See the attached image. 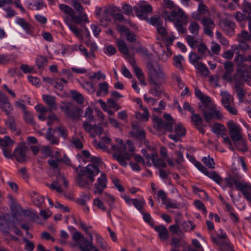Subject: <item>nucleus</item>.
<instances>
[{
    "mask_svg": "<svg viewBox=\"0 0 251 251\" xmlns=\"http://www.w3.org/2000/svg\"><path fill=\"white\" fill-rule=\"evenodd\" d=\"M72 6L78 13V15L75 14V12L69 6L60 4L59 9L63 12L65 15L64 20L65 24L68 26L70 30L74 34L75 37L80 41L83 40L82 29H79L73 24H79L82 22L89 23V20L85 13H84V8L80 2L77 0H72Z\"/></svg>",
    "mask_w": 251,
    "mask_h": 251,
    "instance_id": "1",
    "label": "nucleus"
},
{
    "mask_svg": "<svg viewBox=\"0 0 251 251\" xmlns=\"http://www.w3.org/2000/svg\"><path fill=\"white\" fill-rule=\"evenodd\" d=\"M90 161L95 165L88 164L85 167L79 165L74 167L76 172V182L82 188H90L95 181V177L100 172L99 166L102 161L101 158L97 156H91Z\"/></svg>",
    "mask_w": 251,
    "mask_h": 251,
    "instance_id": "2",
    "label": "nucleus"
},
{
    "mask_svg": "<svg viewBox=\"0 0 251 251\" xmlns=\"http://www.w3.org/2000/svg\"><path fill=\"white\" fill-rule=\"evenodd\" d=\"M42 99L48 105V108H46L43 104H40L35 106V109L39 112L38 117L41 121H44L46 119V115L47 113H51L52 110H56L57 108L56 102L55 98L54 97L44 95Z\"/></svg>",
    "mask_w": 251,
    "mask_h": 251,
    "instance_id": "3",
    "label": "nucleus"
},
{
    "mask_svg": "<svg viewBox=\"0 0 251 251\" xmlns=\"http://www.w3.org/2000/svg\"><path fill=\"white\" fill-rule=\"evenodd\" d=\"M241 178L242 176L239 173H230L223 179L224 182L222 187L225 189L226 187L232 188L235 185L239 191L243 190V188H246L247 186V182Z\"/></svg>",
    "mask_w": 251,
    "mask_h": 251,
    "instance_id": "4",
    "label": "nucleus"
},
{
    "mask_svg": "<svg viewBox=\"0 0 251 251\" xmlns=\"http://www.w3.org/2000/svg\"><path fill=\"white\" fill-rule=\"evenodd\" d=\"M163 117L164 120L157 116H153L152 121L154 128L160 130L163 129L170 132L172 131L175 120L169 114H164Z\"/></svg>",
    "mask_w": 251,
    "mask_h": 251,
    "instance_id": "5",
    "label": "nucleus"
},
{
    "mask_svg": "<svg viewBox=\"0 0 251 251\" xmlns=\"http://www.w3.org/2000/svg\"><path fill=\"white\" fill-rule=\"evenodd\" d=\"M202 113L205 121L208 124L211 122L212 119H221L223 118V114L220 110L216 106H212L207 108L200 106Z\"/></svg>",
    "mask_w": 251,
    "mask_h": 251,
    "instance_id": "6",
    "label": "nucleus"
},
{
    "mask_svg": "<svg viewBox=\"0 0 251 251\" xmlns=\"http://www.w3.org/2000/svg\"><path fill=\"white\" fill-rule=\"evenodd\" d=\"M48 119L47 125L49 128L46 134V138L52 145H58L59 140L56 137L54 136V132H52L51 126L55 122L58 121V117L53 113H51L48 116H46V119ZM54 132V131H53Z\"/></svg>",
    "mask_w": 251,
    "mask_h": 251,
    "instance_id": "7",
    "label": "nucleus"
},
{
    "mask_svg": "<svg viewBox=\"0 0 251 251\" xmlns=\"http://www.w3.org/2000/svg\"><path fill=\"white\" fill-rule=\"evenodd\" d=\"M227 126L230 137L233 141H238L242 139V128L239 125L230 121L227 123Z\"/></svg>",
    "mask_w": 251,
    "mask_h": 251,
    "instance_id": "8",
    "label": "nucleus"
},
{
    "mask_svg": "<svg viewBox=\"0 0 251 251\" xmlns=\"http://www.w3.org/2000/svg\"><path fill=\"white\" fill-rule=\"evenodd\" d=\"M133 11L139 18L144 19L147 15L151 12L152 7L149 4L141 3L134 6Z\"/></svg>",
    "mask_w": 251,
    "mask_h": 251,
    "instance_id": "9",
    "label": "nucleus"
},
{
    "mask_svg": "<svg viewBox=\"0 0 251 251\" xmlns=\"http://www.w3.org/2000/svg\"><path fill=\"white\" fill-rule=\"evenodd\" d=\"M222 96L221 101L224 107L231 114L236 115L237 111L236 109L231 104V101L232 100L231 96L226 91L222 92Z\"/></svg>",
    "mask_w": 251,
    "mask_h": 251,
    "instance_id": "10",
    "label": "nucleus"
},
{
    "mask_svg": "<svg viewBox=\"0 0 251 251\" xmlns=\"http://www.w3.org/2000/svg\"><path fill=\"white\" fill-rule=\"evenodd\" d=\"M107 178L104 173L100 174V176L97 178V182L94 184L95 190L94 191L95 194H102L103 190L106 187Z\"/></svg>",
    "mask_w": 251,
    "mask_h": 251,
    "instance_id": "11",
    "label": "nucleus"
},
{
    "mask_svg": "<svg viewBox=\"0 0 251 251\" xmlns=\"http://www.w3.org/2000/svg\"><path fill=\"white\" fill-rule=\"evenodd\" d=\"M174 131L175 134H170L169 137L175 142H177L180 140L181 138L185 135L186 129L182 124L178 123L175 126Z\"/></svg>",
    "mask_w": 251,
    "mask_h": 251,
    "instance_id": "12",
    "label": "nucleus"
},
{
    "mask_svg": "<svg viewBox=\"0 0 251 251\" xmlns=\"http://www.w3.org/2000/svg\"><path fill=\"white\" fill-rule=\"evenodd\" d=\"M149 83L152 86V88H151L149 91L150 93L153 96L160 97L163 92L161 84L156 82L154 79L153 76L151 75H150V76Z\"/></svg>",
    "mask_w": 251,
    "mask_h": 251,
    "instance_id": "13",
    "label": "nucleus"
},
{
    "mask_svg": "<svg viewBox=\"0 0 251 251\" xmlns=\"http://www.w3.org/2000/svg\"><path fill=\"white\" fill-rule=\"evenodd\" d=\"M0 108L3 110L7 115H9L13 109L9 102L8 98L1 92H0Z\"/></svg>",
    "mask_w": 251,
    "mask_h": 251,
    "instance_id": "14",
    "label": "nucleus"
},
{
    "mask_svg": "<svg viewBox=\"0 0 251 251\" xmlns=\"http://www.w3.org/2000/svg\"><path fill=\"white\" fill-rule=\"evenodd\" d=\"M222 23L223 30L228 35L232 36L234 34L235 23L227 19H223Z\"/></svg>",
    "mask_w": 251,
    "mask_h": 251,
    "instance_id": "15",
    "label": "nucleus"
},
{
    "mask_svg": "<svg viewBox=\"0 0 251 251\" xmlns=\"http://www.w3.org/2000/svg\"><path fill=\"white\" fill-rule=\"evenodd\" d=\"M25 153L26 149L23 147H20L15 149L13 155L17 161L22 163L25 161L26 159Z\"/></svg>",
    "mask_w": 251,
    "mask_h": 251,
    "instance_id": "16",
    "label": "nucleus"
},
{
    "mask_svg": "<svg viewBox=\"0 0 251 251\" xmlns=\"http://www.w3.org/2000/svg\"><path fill=\"white\" fill-rule=\"evenodd\" d=\"M150 160H151L153 165L158 168L159 169H160V168H165L167 166L165 160L162 158H159L156 153H152V155L150 157Z\"/></svg>",
    "mask_w": 251,
    "mask_h": 251,
    "instance_id": "17",
    "label": "nucleus"
},
{
    "mask_svg": "<svg viewBox=\"0 0 251 251\" xmlns=\"http://www.w3.org/2000/svg\"><path fill=\"white\" fill-rule=\"evenodd\" d=\"M148 68L151 73L154 74L157 78L164 79L165 78V75L160 68H155L152 63H148Z\"/></svg>",
    "mask_w": 251,
    "mask_h": 251,
    "instance_id": "18",
    "label": "nucleus"
},
{
    "mask_svg": "<svg viewBox=\"0 0 251 251\" xmlns=\"http://www.w3.org/2000/svg\"><path fill=\"white\" fill-rule=\"evenodd\" d=\"M116 45L119 50L123 54L125 57H130L129 51L125 41L122 39H118L116 42Z\"/></svg>",
    "mask_w": 251,
    "mask_h": 251,
    "instance_id": "19",
    "label": "nucleus"
},
{
    "mask_svg": "<svg viewBox=\"0 0 251 251\" xmlns=\"http://www.w3.org/2000/svg\"><path fill=\"white\" fill-rule=\"evenodd\" d=\"M16 23L19 25L28 34H31L33 31V26L28 23L24 18H17Z\"/></svg>",
    "mask_w": 251,
    "mask_h": 251,
    "instance_id": "20",
    "label": "nucleus"
},
{
    "mask_svg": "<svg viewBox=\"0 0 251 251\" xmlns=\"http://www.w3.org/2000/svg\"><path fill=\"white\" fill-rule=\"evenodd\" d=\"M204 175L212 179L221 187L223 185L224 180H223V179H222V178L216 172L214 171L209 172L207 170Z\"/></svg>",
    "mask_w": 251,
    "mask_h": 251,
    "instance_id": "21",
    "label": "nucleus"
},
{
    "mask_svg": "<svg viewBox=\"0 0 251 251\" xmlns=\"http://www.w3.org/2000/svg\"><path fill=\"white\" fill-rule=\"evenodd\" d=\"M238 75L242 81H247L250 79V73L248 68L244 66L238 68Z\"/></svg>",
    "mask_w": 251,
    "mask_h": 251,
    "instance_id": "22",
    "label": "nucleus"
},
{
    "mask_svg": "<svg viewBox=\"0 0 251 251\" xmlns=\"http://www.w3.org/2000/svg\"><path fill=\"white\" fill-rule=\"evenodd\" d=\"M99 89L97 92V96L98 97L105 96L108 93V84L106 82L99 83Z\"/></svg>",
    "mask_w": 251,
    "mask_h": 251,
    "instance_id": "23",
    "label": "nucleus"
},
{
    "mask_svg": "<svg viewBox=\"0 0 251 251\" xmlns=\"http://www.w3.org/2000/svg\"><path fill=\"white\" fill-rule=\"evenodd\" d=\"M154 228L158 232L159 237L161 240L165 241L168 239V231L165 226L160 225L154 226Z\"/></svg>",
    "mask_w": 251,
    "mask_h": 251,
    "instance_id": "24",
    "label": "nucleus"
},
{
    "mask_svg": "<svg viewBox=\"0 0 251 251\" xmlns=\"http://www.w3.org/2000/svg\"><path fill=\"white\" fill-rule=\"evenodd\" d=\"M31 198L33 203L38 207L41 206L44 201V197L35 192L31 194Z\"/></svg>",
    "mask_w": 251,
    "mask_h": 251,
    "instance_id": "25",
    "label": "nucleus"
},
{
    "mask_svg": "<svg viewBox=\"0 0 251 251\" xmlns=\"http://www.w3.org/2000/svg\"><path fill=\"white\" fill-rule=\"evenodd\" d=\"M19 215L23 216L26 218H30V220H37L39 217L37 213L31 211L29 209H22Z\"/></svg>",
    "mask_w": 251,
    "mask_h": 251,
    "instance_id": "26",
    "label": "nucleus"
},
{
    "mask_svg": "<svg viewBox=\"0 0 251 251\" xmlns=\"http://www.w3.org/2000/svg\"><path fill=\"white\" fill-rule=\"evenodd\" d=\"M15 221H0V230L7 233L11 230V226H14Z\"/></svg>",
    "mask_w": 251,
    "mask_h": 251,
    "instance_id": "27",
    "label": "nucleus"
},
{
    "mask_svg": "<svg viewBox=\"0 0 251 251\" xmlns=\"http://www.w3.org/2000/svg\"><path fill=\"white\" fill-rule=\"evenodd\" d=\"M14 141L8 136H5L3 139L0 138V146L2 148H12Z\"/></svg>",
    "mask_w": 251,
    "mask_h": 251,
    "instance_id": "28",
    "label": "nucleus"
},
{
    "mask_svg": "<svg viewBox=\"0 0 251 251\" xmlns=\"http://www.w3.org/2000/svg\"><path fill=\"white\" fill-rule=\"evenodd\" d=\"M195 67L202 75L207 76L209 74L208 68L204 64L201 62L197 63L196 65L195 66Z\"/></svg>",
    "mask_w": 251,
    "mask_h": 251,
    "instance_id": "29",
    "label": "nucleus"
},
{
    "mask_svg": "<svg viewBox=\"0 0 251 251\" xmlns=\"http://www.w3.org/2000/svg\"><path fill=\"white\" fill-rule=\"evenodd\" d=\"M177 224H180V228L186 230H192L195 227V225L191 221H185L182 223L177 222Z\"/></svg>",
    "mask_w": 251,
    "mask_h": 251,
    "instance_id": "30",
    "label": "nucleus"
},
{
    "mask_svg": "<svg viewBox=\"0 0 251 251\" xmlns=\"http://www.w3.org/2000/svg\"><path fill=\"white\" fill-rule=\"evenodd\" d=\"M10 209L12 214L14 216H16L17 215H19L22 207L19 203L14 201H12L11 204H10Z\"/></svg>",
    "mask_w": 251,
    "mask_h": 251,
    "instance_id": "31",
    "label": "nucleus"
},
{
    "mask_svg": "<svg viewBox=\"0 0 251 251\" xmlns=\"http://www.w3.org/2000/svg\"><path fill=\"white\" fill-rule=\"evenodd\" d=\"M166 206V208L177 209L180 207V204L177 203L176 200L167 199L163 203Z\"/></svg>",
    "mask_w": 251,
    "mask_h": 251,
    "instance_id": "32",
    "label": "nucleus"
},
{
    "mask_svg": "<svg viewBox=\"0 0 251 251\" xmlns=\"http://www.w3.org/2000/svg\"><path fill=\"white\" fill-rule=\"evenodd\" d=\"M201 161L206 165V167L211 168H215V163L213 158L210 157L209 155L203 157L201 159Z\"/></svg>",
    "mask_w": 251,
    "mask_h": 251,
    "instance_id": "33",
    "label": "nucleus"
},
{
    "mask_svg": "<svg viewBox=\"0 0 251 251\" xmlns=\"http://www.w3.org/2000/svg\"><path fill=\"white\" fill-rule=\"evenodd\" d=\"M5 124L12 131L16 130V125L14 118L13 116H8L7 119L5 121Z\"/></svg>",
    "mask_w": 251,
    "mask_h": 251,
    "instance_id": "34",
    "label": "nucleus"
},
{
    "mask_svg": "<svg viewBox=\"0 0 251 251\" xmlns=\"http://www.w3.org/2000/svg\"><path fill=\"white\" fill-rule=\"evenodd\" d=\"M96 241L98 245L102 250H109L110 248L103 241V238L99 234H96Z\"/></svg>",
    "mask_w": 251,
    "mask_h": 251,
    "instance_id": "35",
    "label": "nucleus"
},
{
    "mask_svg": "<svg viewBox=\"0 0 251 251\" xmlns=\"http://www.w3.org/2000/svg\"><path fill=\"white\" fill-rule=\"evenodd\" d=\"M225 128L223 125L215 123L212 128V131L217 135H221L222 132L225 131Z\"/></svg>",
    "mask_w": 251,
    "mask_h": 251,
    "instance_id": "36",
    "label": "nucleus"
},
{
    "mask_svg": "<svg viewBox=\"0 0 251 251\" xmlns=\"http://www.w3.org/2000/svg\"><path fill=\"white\" fill-rule=\"evenodd\" d=\"M200 26L197 22L191 23L189 26V30L194 36H198Z\"/></svg>",
    "mask_w": 251,
    "mask_h": 251,
    "instance_id": "37",
    "label": "nucleus"
},
{
    "mask_svg": "<svg viewBox=\"0 0 251 251\" xmlns=\"http://www.w3.org/2000/svg\"><path fill=\"white\" fill-rule=\"evenodd\" d=\"M243 190H239L241 191L244 198L250 201H251V185L250 183H247V186L246 188H243Z\"/></svg>",
    "mask_w": 251,
    "mask_h": 251,
    "instance_id": "38",
    "label": "nucleus"
},
{
    "mask_svg": "<svg viewBox=\"0 0 251 251\" xmlns=\"http://www.w3.org/2000/svg\"><path fill=\"white\" fill-rule=\"evenodd\" d=\"M233 142L237 149L239 151H240L242 152H245L247 151L248 147L244 140L240 139L238 141H233Z\"/></svg>",
    "mask_w": 251,
    "mask_h": 251,
    "instance_id": "39",
    "label": "nucleus"
},
{
    "mask_svg": "<svg viewBox=\"0 0 251 251\" xmlns=\"http://www.w3.org/2000/svg\"><path fill=\"white\" fill-rule=\"evenodd\" d=\"M47 62V60L46 57L43 56H39L36 59V65L40 70H43L44 68V65Z\"/></svg>",
    "mask_w": 251,
    "mask_h": 251,
    "instance_id": "40",
    "label": "nucleus"
},
{
    "mask_svg": "<svg viewBox=\"0 0 251 251\" xmlns=\"http://www.w3.org/2000/svg\"><path fill=\"white\" fill-rule=\"evenodd\" d=\"M234 17H235L236 20L237 22L241 23L240 25L242 27H243L245 26L246 24L242 23V22L246 20V16L244 14H243L240 11H237L235 12V14H234Z\"/></svg>",
    "mask_w": 251,
    "mask_h": 251,
    "instance_id": "41",
    "label": "nucleus"
},
{
    "mask_svg": "<svg viewBox=\"0 0 251 251\" xmlns=\"http://www.w3.org/2000/svg\"><path fill=\"white\" fill-rule=\"evenodd\" d=\"M191 120L195 126L201 125L203 122L202 118L201 116L199 114L195 113V112L192 114Z\"/></svg>",
    "mask_w": 251,
    "mask_h": 251,
    "instance_id": "42",
    "label": "nucleus"
},
{
    "mask_svg": "<svg viewBox=\"0 0 251 251\" xmlns=\"http://www.w3.org/2000/svg\"><path fill=\"white\" fill-rule=\"evenodd\" d=\"M170 15L173 17L184 19L186 18L185 12L181 9H174L171 11Z\"/></svg>",
    "mask_w": 251,
    "mask_h": 251,
    "instance_id": "43",
    "label": "nucleus"
},
{
    "mask_svg": "<svg viewBox=\"0 0 251 251\" xmlns=\"http://www.w3.org/2000/svg\"><path fill=\"white\" fill-rule=\"evenodd\" d=\"M29 5L31 6L33 9L37 10L41 9L44 7H46V4L43 0H35L32 3H30Z\"/></svg>",
    "mask_w": 251,
    "mask_h": 251,
    "instance_id": "44",
    "label": "nucleus"
},
{
    "mask_svg": "<svg viewBox=\"0 0 251 251\" xmlns=\"http://www.w3.org/2000/svg\"><path fill=\"white\" fill-rule=\"evenodd\" d=\"M150 23L157 28L159 25H163V22L161 18L158 16H154L150 18Z\"/></svg>",
    "mask_w": 251,
    "mask_h": 251,
    "instance_id": "45",
    "label": "nucleus"
},
{
    "mask_svg": "<svg viewBox=\"0 0 251 251\" xmlns=\"http://www.w3.org/2000/svg\"><path fill=\"white\" fill-rule=\"evenodd\" d=\"M183 59L184 58L181 55L174 56L173 58L174 66L180 70H183V68L182 64V61Z\"/></svg>",
    "mask_w": 251,
    "mask_h": 251,
    "instance_id": "46",
    "label": "nucleus"
},
{
    "mask_svg": "<svg viewBox=\"0 0 251 251\" xmlns=\"http://www.w3.org/2000/svg\"><path fill=\"white\" fill-rule=\"evenodd\" d=\"M186 40L188 44L191 48L195 49L197 47V44L198 43V41L195 37L190 35H187L186 36Z\"/></svg>",
    "mask_w": 251,
    "mask_h": 251,
    "instance_id": "47",
    "label": "nucleus"
},
{
    "mask_svg": "<svg viewBox=\"0 0 251 251\" xmlns=\"http://www.w3.org/2000/svg\"><path fill=\"white\" fill-rule=\"evenodd\" d=\"M72 98L79 104L84 102V98L82 95L77 91H74L71 92Z\"/></svg>",
    "mask_w": 251,
    "mask_h": 251,
    "instance_id": "48",
    "label": "nucleus"
},
{
    "mask_svg": "<svg viewBox=\"0 0 251 251\" xmlns=\"http://www.w3.org/2000/svg\"><path fill=\"white\" fill-rule=\"evenodd\" d=\"M116 9L118 11H121V9L120 8H118L117 7L113 8V10H111L112 17L120 22H123L124 21V16L121 13H115Z\"/></svg>",
    "mask_w": 251,
    "mask_h": 251,
    "instance_id": "49",
    "label": "nucleus"
},
{
    "mask_svg": "<svg viewBox=\"0 0 251 251\" xmlns=\"http://www.w3.org/2000/svg\"><path fill=\"white\" fill-rule=\"evenodd\" d=\"M134 206L139 210L140 212L144 209L143 206L145 204V201L144 200H140L137 199H134L132 203Z\"/></svg>",
    "mask_w": 251,
    "mask_h": 251,
    "instance_id": "50",
    "label": "nucleus"
},
{
    "mask_svg": "<svg viewBox=\"0 0 251 251\" xmlns=\"http://www.w3.org/2000/svg\"><path fill=\"white\" fill-rule=\"evenodd\" d=\"M201 24L204 27L214 28L215 24L214 21L209 17H204L201 20Z\"/></svg>",
    "mask_w": 251,
    "mask_h": 251,
    "instance_id": "51",
    "label": "nucleus"
},
{
    "mask_svg": "<svg viewBox=\"0 0 251 251\" xmlns=\"http://www.w3.org/2000/svg\"><path fill=\"white\" fill-rule=\"evenodd\" d=\"M61 108L64 110V112L67 116L71 118L75 117V113L73 110L70 108V104L69 103L65 104L64 107L62 106Z\"/></svg>",
    "mask_w": 251,
    "mask_h": 251,
    "instance_id": "52",
    "label": "nucleus"
},
{
    "mask_svg": "<svg viewBox=\"0 0 251 251\" xmlns=\"http://www.w3.org/2000/svg\"><path fill=\"white\" fill-rule=\"evenodd\" d=\"M185 149L183 147H182L181 145L179 146V151L176 152V156L177 157V159H176V162L178 164H180V163L184 161V159L183 155V152L184 151Z\"/></svg>",
    "mask_w": 251,
    "mask_h": 251,
    "instance_id": "53",
    "label": "nucleus"
},
{
    "mask_svg": "<svg viewBox=\"0 0 251 251\" xmlns=\"http://www.w3.org/2000/svg\"><path fill=\"white\" fill-rule=\"evenodd\" d=\"M113 10V8L108 9L106 7H104L102 11V17L103 19L107 21H110L111 18L112 17L111 14V10Z\"/></svg>",
    "mask_w": 251,
    "mask_h": 251,
    "instance_id": "54",
    "label": "nucleus"
},
{
    "mask_svg": "<svg viewBox=\"0 0 251 251\" xmlns=\"http://www.w3.org/2000/svg\"><path fill=\"white\" fill-rule=\"evenodd\" d=\"M242 10L246 13L248 14H251V3L244 0L242 4Z\"/></svg>",
    "mask_w": 251,
    "mask_h": 251,
    "instance_id": "55",
    "label": "nucleus"
},
{
    "mask_svg": "<svg viewBox=\"0 0 251 251\" xmlns=\"http://www.w3.org/2000/svg\"><path fill=\"white\" fill-rule=\"evenodd\" d=\"M79 246H84L86 249H93V247H94L93 244V242L89 241L85 238H83V239L80 240Z\"/></svg>",
    "mask_w": 251,
    "mask_h": 251,
    "instance_id": "56",
    "label": "nucleus"
},
{
    "mask_svg": "<svg viewBox=\"0 0 251 251\" xmlns=\"http://www.w3.org/2000/svg\"><path fill=\"white\" fill-rule=\"evenodd\" d=\"M113 157L122 166L125 167L127 165L126 160L123 158V157L120 155V154H119L118 153H114L113 154Z\"/></svg>",
    "mask_w": 251,
    "mask_h": 251,
    "instance_id": "57",
    "label": "nucleus"
},
{
    "mask_svg": "<svg viewBox=\"0 0 251 251\" xmlns=\"http://www.w3.org/2000/svg\"><path fill=\"white\" fill-rule=\"evenodd\" d=\"M56 130L58 132L59 135L64 139H66L68 136L67 130L63 126H60L56 128Z\"/></svg>",
    "mask_w": 251,
    "mask_h": 251,
    "instance_id": "58",
    "label": "nucleus"
},
{
    "mask_svg": "<svg viewBox=\"0 0 251 251\" xmlns=\"http://www.w3.org/2000/svg\"><path fill=\"white\" fill-rule=\"evenodd\" d=\"M221 50V47L219 44L215 42H212L211 46V51L213 54L218 55Z\"/></svg>",
    "mask_w": 251,
    "mask_h": 251,
    "instance_id": "59",
    "label": "nucleus"
},
{
    "mask_svg": "<svg viewBox=\"0 0 251 251\" xmlns=\"http://www.w3.org/2000/svg\"><path fill=\"white\" fill-rule=\"evenodd\" d=\"M198 55L194 52H191L189 55V61L191 64H192L194 66L196 65L197 63H200V62L198 61Z\"/></svg>",
    "mask_w": 251,
    "mask_h": 251,
    "instance_id": "60",
    "label": "nucleus"
},
{
    "mask_svg": "<svg viewBox=\"0 0 251 251\" xmlns=\"http://www.w3.org/2000/svg\"><path fill=\"white\" fill-rule=\"evenodd\" d=\"M93 109L90 107L88 106L85 110V117L88 119L90 121H93L94 119V116L93 115Z\"/></svg>",
    "mask_w": 251,
    "mask_h": 251,
    "instance_id": "61",
    "label": "nucleus"
},
{
    "mask_svg": "<svg viewBox=\"0 0 251 251\" xmlns=\"http://www.w3.org/2000/svg\"><path fill=\"white\" fill-rule=\"evenodd\" d=\"M49 187L52 190H56L58 193H61L63 190L57 181H53L51 184H48Z\"/></svg>",
    "mask_w": 251,
    "mask_h": 251,
    "instance_id": "62",
    "label": "nucleus"
},
{
    "mask_svg": "<svg viewBox=\"0 0 251 251\" xmlns=\"http://www.w3.org/2000/svg\"><path fill=\"white\" fill-rule=\"evenodd\" d=\"M200 100L203 104V106H201L202 108H207L208 107V106L210 102V98L209 97L204 95L202 97L200 98Z\"/></svg>",
    "mask_w": 251,
    "mask_h": 251,
    "instance_id": "63",
    "label": "nucleus"
},
{
    "mask_svg": "<svg viewBox=\"0 0 251 251\" xmlns=\"http://www.w3.org/2000/svg\"><path fill=\"white\" fill-rule=\"evenodd\" d=\"M133 70L139 81H141L143 80V82L144 83V76L142 70L138 67H136Z\"/></svg>",
    "mask_w": 251,
    "mask_h": 251,
    "instance_id": "64",
    "label": "nucleus"
}]
</instances>
